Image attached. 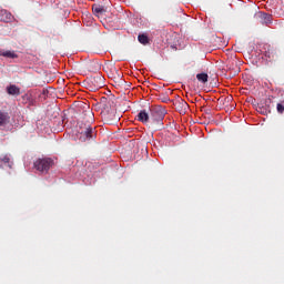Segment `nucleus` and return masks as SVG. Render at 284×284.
Wrapping results in <instances>:
<instances>
[{
  "mask_svg": "<svg viewBox=\"0 0 284 284\" xmlns=\"http://www.w3.org/2000/svg\"><path fill=\"white\" fill-rule=\"evenodd\" d=\"M10 123V114L8 112L0 111V128Z\"/></svg>",
  "mask_w": 284,
  "mask_h": 284,
  "instance_id": "1a4fd4ad",
  "label": "nucleus"
},
{
  "mask_svg": "<svg viewBox=\"0 0 284 284\" xmlns=\"http://www.w3.org/2000/svg\"><path fill=\"white\" fill-rule=\"evenodd\" d=\"M7 92L12 97H19V94H21V89L14 84H11L7 87Z\"/></svg>",
  "mask_w": 284,
  "mask_h": 284,
  "instance_id": "0eeeda50",
  "label": "nucleus"
},
{
  "mask_svg": "<svg viewBox=\"0 0 284 284\" xmlns=\"http://www.w3.org/2000/svg\"><path fill=\"white\" fill-rule=\"evenodd\" d=\"M138 121L141 123H148V121H150V113H148L145 110L140 111L138 113Z\"/></svg>",
  "mask_w": 284,
  "mask_h": 284,
  "instance_id": "6e6552de",
  "label": "nucleus"
},
{
  "mask_svg": "<svg viewBox=\"0 0 284 284\" xmlns=\"http://www.w3.org/2000/svg\"><path fill=\"white\" fill-rule=\"evenodd\" d=\"M138 41L142 45H148V43H150V38H148V36L145 33H142V34L138 36Z\"/></svg>",
  "mask_w": 284,
  "mask_h": 284,
  "instance_id": "9b49d317",
  "label": "nucleus"
},
{
  "mask_svg": "<svg viewBox=\"0 0 284 284\" xmlns=\"http://www.w3.org/2000/svg\"><path fill=\"white\" fill-rule=\"evenodd\" d=\"M93 13L97 14V17H101V14H105L108 12V9L101 4H93L92 6Z\"/></svg>",
  "mask_w": 284,
  "mask_h": 284,
  "instance_id": "423d86ee",
  "label": "nucleus"
},
{
  "mask_svg": "<svg viewBox=\"0 0 284 284\" xmlns=\"http://www.w3.org/2000/svg\"><path fill=\"white\" fill-rule=\"evenodd\" d=\"M120 116L116 115V112L114 111H110L106 114H104V120L106 121V123H114L116 121H119Z\"/></svg>",
  "mask_w": 284,
  "mask_h": 284,
  "instance_id": "39448f33",
  "label": "nucleus"
},
{
  "mask_svg": "<svg viewBox=\"0 0 284 284\" xmlns=\"http://www.w3.org/2000/svg\"><path fill=\"white\" fill-rule=\"evenodd\" d=\"M262 17H263V19H265L266 21H270V19H271V16L267 14V13H262Z\"/></svg>",
  "mask_w": 284,
  "mask_h": 284,
  "instance_id": "2eb2a0df",
  "label": "nucleus"
},
{
  "mask_svg": "<svg viewBox=\"0 0 284 284\" xmlns=\"http://www.w3.org/2000/svg\"><path fill=\"white\" fill-rule=\"evenodd\" d=\"M277 112L280 113V114H283V112H284V105H283V103H277Z\"/></svg>",
  "mask_w": 284,
  "mask_h": 284,
  "instance_id": "ddd939ff",
  "label": "nucleus"
},
{
  "mask_svg": "<svg viewBox=\"0 0 284 284\" xmlns=\"http://www.w3.org/2000/svg\"><path fill=\"white\" fill-rule=\"evenodd\" d=\"M7 19H8V20L12 19V14L7 13Z\"/></svg>",
  "mask_w": 284,
  "mask_h": 284,
  "instance_id": "f3484780",
  "label": "nucleus"
},
{
  "mask_svg": "<svg viewBox=\"0 0 284 284\" xmlns=\"http://www.w3.org/2000/svg\"><path fill=\"white\" fill-rule=\"evenodd\" d=\"M53 165H54V160L50 159V158L38 159L34 162V168H36V170H38V172L48 173L50 168H52Z\"/></svg>",
  "mask_w": 284,
  "mask_h": 284,
  "instance_id": "7ed1b4c3",
  "label": "nucleus"
},
{
  "mask_svg": "<svg viewBox=\"0 0 284 284\" xmlns=\"http://www.w3.org/2000/svg\"><path fill=\"white\" fill-rule=\"evenodd\" d=\"M196 79H197V81H200L201 83H207L209 75H207V73H199V74L196 75Z\"/></svg>",
  "mask_w": 284,
  "mask_h": 284,
  "instance_id": "f8f14e48",
  "label": "nucleus"
},
{
  "mask_svg": "<svg viewBox=\"0 0 284 284\" xmlns=\"http://www.w3.org/2000/svg\"><path fill=\"white\" fill-rule=\"evenodd\" d=\"M87 84L91 91L101 90V88L105 85V78H103L101 73H98L97 75L89 78Z\"/></svg>",
  "mask_w": 284,
  "mask_h": 284,
  "instance_id": "f03ea898",
  "label": "nucleus"
},
{
  "mask_svg": "<svg viewBox=\"0 0 284 284\" xmlns=\"http://www.w3.org/2000/svg\"><path fill=\"white\" fill-rule=\"evenodd\" d=\"M150 112H151V119L155 123L163 121V119H165V114H168L165 109H163L162 106H155L151 109Z\"/></svg>",
  "mask_w": 284,
  "mask_h": 284,
  "instance_id": "20e7f679",
  "label": "nucleus"
},
{
  "mask_svg": "<svg viewBox=\"0 0 284 284\" xmlns=\"http://www.w3.org/2000/svg\"><path fill=\"white\" fill-rule=\"evenodd\" d=\"M0 161H2V163H10V158L8 155H2L0 156Z\"/></svg>",
  "mask_w": 284,
  "mask_h": 284,
  "instance_id": "4468645a",
  "label": "nucleus"
},
{
  "mask_svg": "<svg viewBox=\"0 0 284 284\" xmlns=\"http://www.w3.org/2000/svg\"><path fill=\"white\" fill-rule=\"evenodd\" d=\"M77 138L81 143H85V141H94L97 139V129L90 125L80 126Z\"/></svg>",
  "mask_w": 284,
  "mask_h": 284,
  "instance_id": "f257e3e1",
  "label": "nucleus"
},
{
  "mask_svg": "<svg viewBox=\"0 0 284 284\" xmlns=\"http://www.w3.org/2000/svg\"><path fill=\"white\" fill-rule=\"evenodd\" d=\"M162 101H163V103H168V101H170V98L164 97V98L162 99Z\"/></svg>",
  "mask_w": 284,
  "mask_h": 284,
  "instance_id": "dca6fc26",
  "label": "nucleus"
},
{
  "mask_svg": "<svg viewBox=\"0 0 284 284\" xmlns=\"http://www.w3.org/2000/svg\"><path fill=\"white\" fill-rule=\"evenodd\" d=\"M0 57H6L7 59H19V55L14 51H1Z\"/></svg>",
  "mask_w": 284,
  "mask_h": 284,
  "instance_id": "9d476101",
  "label": "nucleus"
}]
</instances>
